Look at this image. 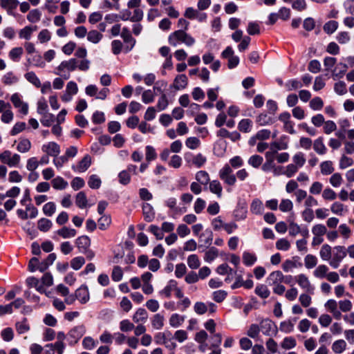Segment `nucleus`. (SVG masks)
Here are the masks:
<instances>
[{
  "label": "nucleus",
  "instance_id": "1",
  "mask_svg": "<svg viewBox=\"0 0 354 354\" xmlns=\"http://www.w3.org/2000/svg\"><path fill=\"white\" fill-rule=\"evenodd\" d=\"M168 42L172 46H177L179 44H185L186 46H192L195 39L183 30H178L171 33L168 37Z\"/></svg>",
  "mask_w": 354,
  "mask_h": 354
},
{
  "label": "nucleus",
  "instance_id": "2",
  "mask_svg": "<svg viewBox=\"0 0 354 354\" xmlns=\"http://www.w3.org/2000/svg\"><path fill=\"white\" fill-rule=\"evenodd\" d=\"M0 162L10 167H18L21 162V156L13 153L10 150H4L0 153Z\"/></svg>",
  "mask_w": 354,
  "mask_h": 354
},
{
  "label": "nucleus",
  "instance_id": "3",
  "mask_svg": "<svg viewBox=\"0 0 354 354\" xmlns=\"http://www.w3.org/2000/svg\"><path fill=\"white\" fill-rule=\"evenodd\" d=\"M218 176L223 183L229 186H234L236 183V176L229 164H225L218 171Z\"/></svg>",
  "mask_w": 354,
  "mask_h": 354
},
{
  "label": "nucleus",
  "instance_id": "4",
  "mask_svg": "<svg viewBox=\"0 0 354 354\" xmlns=\"http://www.w3.org/2000/svg\"><path fill=\"white\" fill-rule=\"evenodd\" d=\"M346 256V250L344 246H335L333 248L332 257L329 261V265L333 268H337Z\"/></svg>",
  "mask_w": 354,
  "mask_h": 354
},
{
  "label": "nucleus",
  "instance_id": "5",
  "mask_svg": "<svg viewBox=\"0 0 354 354\" xmlns=\"http://www.w3.org/2000/svg\"><path fill=\"white\" fill-rule=\"evenodd\" d=\"M120 36L125 43V46H124V53H127L133 48L136 45V40L132 37L129 29L127 27H124L122 29Z\"/></svg>",
  "mask_w": 354,
  "mask_h": 354
},
{
  "label": "nucleus",
  "instance_id": "6",
  "mask_svg": "<svg viewBox=\"0 0 354 354\" xmlns=\"http://www.w3.org/2000/svg\"><path fill=\"white\" fill-rule=\"evenodd\" d=\"M85 333L86 328L84 325L73 327L68 333L69 344L73 346L77 344Z\"/></svg>",
  "mask_w": 354,
  "mask_h": 354
},
{
  "label": "nucleus",
  "instance_id": "7",
  "mask_svg": "<svg viewBox=\"0 0 354 354\" xmlns=\"http://www.w3.org/2000/svg\"><path fill=\"white\" fill-rule=\"evenodd\" d=\"M185 159L187 163H192L197 168L202 167L207 161L206 157L201 153L193 155L191 153H187L185 155Z\"/></svg>",
  "mask_w": 354,
  "mask_h": 354
},
{
  "label": "nucleus",
  "instance_id": "8",
  "mask_svg": "<svg viewBox=\"0 0 354 354\" xmlns=\"http://www.w3.org/2000/svg\"><path fill=\"white\" fill-rule=\"evenodd\" d=\"M260 330L266 336H271L272 334L276 335L277 333V327L275 324L269 319H263L259 324Z\"/></svg>",
  "mask_w": 354,
  "mask_h": 354
},
{
  "label": "nucleus",
  "instance_id": "9",
  "mask_svg": "<svg viewBox=\"0 0 354 354\" xmlns=\"http://www.w3.org/2000/svg\"><path fill=\"white\" fill-rule=\"evenodd\" d=\"M295 279L299 286L304 290L306 292L309 294L314 293V286L311 285L310 281H309L307 276L304 274H300L295 277Z\"/></svg>",
  "mask_w": 354,
  "mask_h": 354
},
{
  "label": "nucleus",
  "instance_id": "10",
  "mask_svg": "<svg viewBox=\"0 0 354 354\" xmlns=\"http://www.w3.org/2000/svg\"><path fill=\"white\" fill-rule=\"evenodd\" d=\"M41 150L46 155L56 158L60 153V147L55 142H49L42 145Z\"/></svg>",
  "mask_w": 354,
  "mask_h": 354
},
{
  "label": "nucleus",
  "instance_id": "11",
  "mask_svg": "<svg viewBox=\"0 0 354 354\" xmlns=\"http://www.w3.org/2000/svg\"><path fill=\"white\" fill-rule=\"evenodd\" d=\"M91 165V158L89 155H86L77 165H72V169L75 172L82 173L86 171Z\"/></svg>",
  "mask_w": 354,
  "mask_h": 354
},
{
  "label": "nucleus",
  "instance_id": "12",
  "mask_svg": "<svg viewBox=\"0 0 354 354\" xmlns=\"http://www.w3.org/2000/svg\"><path fill=\"white\" fill-rule=\"evenodd\" d=\"M11 101L15 107L19 109V111L24 115H26L28 111V106L26 103H24L20 97L18 93H15L11 96Z\"/></svg>",
  "mask_w": 354,
  "mask_h": 354
},
{
  "label": "nucleus",
  "instance_id": "13",
  "mask_svg": "<svg viewBox=\"0 0 354 354\" xmlns=\"http://www.w3.org/2000/svg\"><path fill=\"white\" fill-rule=\"evenodd\" d=\"M75 297L81 304H86L90 299L88 287L85 285L81 286L75 291Z\"/></svg>",
  "mask_w": 354,
  "mask_h": 354
},
{
  "label": "nucleus",
  "instance_id": "14",
  "mask_svg": "<svg viewBox=\"0 0 354 354\" xmlns=\"http://www.w3.org/2000/svg\"><path fill=\"white\" fill-rule=\"evenodd\" d=\"M78 63L79 60L75 58L70 59L68 61H63L57 67V70L63 71L66 69L68 71H73L77 68Z\"/></svg>",
  "mask_w": 354,
  "mask_h": 354
},
{
  "label": "nucleus",
  "instance_id": "15",
  "mask_svg": "<svg viewBox=\"0 0 354 354\" xmlns=\"http://www.w3.org/2000/svg\"><path fill=\"white\" fill-rule=\"evenodd\" d=\"M248 207L245 203L238 204L234 211V217L236 221H242L247 217Z\"/></svg>",
  "mask_w": 354,
  "mask_h": 354
},
{
  "label": "nucleus",
  "instance_id": "16",
  "mask_svg": "<svg viewBox=\"0 0 354 354\" xmlns=\"http://www.w3.org/2000/svg\"><path fill=\"white\" fill-rule=\"evenodd\" d=\"M75 245L78 248L80 252L84 251L90 248L91 239L88 236H80L75 240Z\"/></svg>",
  "mask_w": 354,
  "mask_h": 354
},
{
  "label": "nucleus",
  "instance_id": "17",
  "mask_svg": "<svg viewBox=\"0 0 354 354\" xmlns=\"http://www.w3.org/2000/svg\"><path fill=\"white\" fill-rule=\"evenodd\" d=\"M283 274L279 271L272 272L267 278V282L270 286H274L283 283Z\"/></svg>",
  "mask_w": 354,
  "mask_h": 354
},
{
  "label": "nucleus",
  "instance_id": "18",
  "mask_svg": "<svg viewBox=\"0 0 354 354\" xmlns=\"http://www.w3.org/2000/svg\"><path fill=\"white\" fill-rule=\"evenodd\" d=\"M188 84V80L185 75H177L173 83V86L176 90H181L185 88Z\"/></svg>",
  "mask_w": 354,
  "mask_h": 354
},
{
  "label": "nucleus",
  "instance_id": "19",
  "mask_svg": "<svg viewBox=\"0 0 354 354\" xmlns=\"http://www.w3.org/2000/svg\"><path fill=\"white\" fill-rule=\"evenodd\" d=\"M314 151L319 155H324L326 153L327 148L324 143L323 137H319L314 140L313 143Z\"/></svg>",
  "mask_w": 354,
  "mask_h": 354
},
{
  "label": "nucleus",
  "instance_id": "20",
  "mask_svg": "<svg viewBox=\"0 0 354 354\" xmlns=\"http://www.w3.org/2000/svg\"><path fill=\"white\" fill-rule=\"evenodd\" d=\"M142 214L144 219L147 222H151L155 217V212L149 203H144L142 205Z\"/></svg>",
  "mask_w": 354,
  "mask_h": 354
},
{
  "label": "nucleus",
  "instance_id": "21",
  "mask_svg": "<svg viewBox=\"0 0 354 354\" xmlns=\"http://www.w3.org/2000/svg\"><path fill=\"white\" fill-rule=\"evenodd\" d=\"M213 240V233L211 231H206L200 235L199 242L201 247L207 248L212 245Z\"/></svg>",
  "mask_w": 354,
  "mask_h": 354
},
{
  "label": "nucleus",
  "instance_id": "22",
  "mask_svg": "<svg viewBox=\"0 0 354 354\" xmlns=\"http://www.w3.org/2000/svg\"><path fill=\"white\" fill-rule=\"evenodd\" d=\"M26 282L27 286L29 288H35V289L40 293L45 292V288H44L43 284H41L39 283V281L38 279H37L34 277H30L27 278Z\"/></svg>",
  "mask_w": 354,
  "mask_h": 354
},
{
  "label": "nucleus",
  "instance_id": "23",
  "mask_svg": "<svg viewBox=\"0 0 354 354\" xmlns=\"http://www.w3.org/2000/svg\"><path fill=\"white\" fill-rule=\"evenodd\" d=\"M56 234L62 237L63 239H71L73 238L77 234L76 230L73 228H69L67 227H63L56 232Z\"/></svg>",
  "mask_w": 354,
  "mask_h": 354
},
{
  "label": "nucleus",
  "instance_id": "24",
  "mask_svg": "<svg viewBox=\"0 0 354 354\" xmlns=\"http://www.w3.org/2000/svg\"><path fill=\"white\" fill-rule=\"evenodd\" d=\"M32 147L30 141L28 138H20L17 146V150L22 153L28 152Z\"/></svg>",
  "mask_w": 354,
  "mask_h": 354
},
{
  "label": "nucleus",
  "instance_id": "25",
  "mask_svg": "<svg viewBox=\"0 0 354 354\" xmlns=\"http://www.w3.org/2000/svg\"><path fill=\"white\" fill-rule=\"evenodd\" d=\"M250 211L254 214H261L264 211L262 201L259 198L254 199L250 205Z\"/></svg>",
  "mask_w": 354,
  "mask_h": 354
},
{
  "label": "nucleus",
  "instance_id": "26",
  "mask_svg": "<svg viewBox=\"0 0 354 354\" xmlns=\"http://www.w3.org/2000/svg\"><path fill=\"white\" fill-rule=\"evenodd\" d=\"M242 259H243V263L246 266H252L257 261V257L256 254L253 252H250L248 251H245L243 253Z\"/></svg>",
  "mask_w": 354,
  "mask_h": 354
},
{
  "label": "nucleus",
  "instance_id": "27",
  "mask_svg": "<svg viewBox=\"0 0 354 354\" xmlns=\"http://www.w3.org/2000/svg\"><path fill=\"white\" fill-rule=\"evenodd\" d=\"M177 282L175 280H170L167 285L159 292L160 295H163L167 298H169L171 295V292L176 289Z\"/></svg>",
  "mask_w": 354,
  "mask_h": 354
},
{
  "label": "nucleus",
  "instance_id": "28",
  "mask_svg": "<svg viewBox=\"0 0 354 354\" xmlns=\"http://www.w3.org/2000/svg\"><path fill=\"white\" fill-rule=\"evenodd\" d=\"M51 184L55 189L63 190L68 187V182L61 176H57L51 180Z\"/></svg>",
  "mask_w": 354,
  "mask_h": 354
},
{
  "label": "nucleus",
  "instance_id": "29",
  "mask_svg": "<svg viewBox=\"0 0 354 354\" xmlns=\"http://www.w3.org/2000/svg\"><path fill=\"white\" fill-rule=\"evenodd\" d=\"M209 183V190L212 193L216 194L218 198L222 196L223 187L221 183L217 180H214Z\"/></svg>",
  "mask_w": 354,
  "mask_h": 354
},
{
  "label": "nucleus",
  "instance_id": "30",
  "mask_svg": "<svg viewBox=\"0 0 354 354\" xmlns=\"http://www.w3.org/2000/svg\"><path fill=\"white\" fill-rule=\"evenodd\" d=\"M335 168L333 167V162L330 160H326L320 164V171L322 174L324 176H328L334 171Z\"/></svg>",
  "mask_w": 354,
  "mask_h": 354
},
{
  "label": "nucleus",
  "instance_id": "31",
  "mask_svg": "<svg viewBox=\"0 0 354 354\" xmlns=\"http://www.w3.org/2000/svg\"><path fill=\"white\" fill-rule=\"evenodd\" d=\"M18 0H0V6L6 9L8 13L17 8Z\"/></svg>",
  "mask_w": 354,
  "mask_h": 354
},
{
  "label": "nucleus",
  "instance_id": "32",
  "mask_svg": "<svg viewBox=\"0 0 354 354\" xmlns=\"http://www.w3.org/2000/svg\"><path fill=\"white\" fill-rule=\"evenodd\" d=\"M165 317L160 313H157L151 318V325L154 329L160 330L164 326Z\"/></svg>",
  "mask_w": 354,
  "mask_h": 354
},
{
  "label": "nucleus",
  "instance_id": "33",
  "mask_svg": "<svg viewBox=\"0 0 354 354\" xmlns=\"http://www.w3.org/2000/svg\"><path fill=\"white\" fill-rule=\"evenodd\" d=\"M148 315L145 309L138 308L133 316V320L136 323L145 322L147 319Z\"/></svg>",
  "mask_w": 354,
  "mask_h": 354
},
{
  "label": "nucleus",
  "instance_id": "34",
  "mask_svg": "<svg viewBox=\"0 0 354 354\" xmlns=\"http://www.w3.org/2000/svg\"><path fill=\"white\" fill-rule=\"evenodd\" d=\"M333 249L328 244H324L319 251V255L322 260L329 262L332 257Z\"/></svg>",
  "mask_w": 354,
  "mask_h": 354
},
{
  "label": "nucleus",
  "instance_id": "35",
  "mask_svg": "<svg viewBox=\"0 0 354 354\" xmlns=\"http://www.w3.org/2000/svg\"><path fill=\"white\" fill-rule=\"evenodd\" d=\"M23 53L24 50L21 47H15L10 50L8 57L13 62H19Z\"/></svg>",
  "mask_w": 354,
  "mask_h": 354
},
{
  "label": "nucleus",
  "instance_id": "36",
  "mask_svg": "<svg viewBox=\"0 0 354 354\" xmlns=\"http://www.w3.org/2000/svg\"><path fill=\"white\" fill-rule=\"evenodd\" d=\"M103 35L97 30H92L87 32V39L91 43L97 44L102 39Z\"/></svg>",
  "mask_w": 354,
  "mask_h": 354
},
{
  "label": "nucleus",
  "instance_id": "37",
  "mask_svg": "<svg viewBox=\"0 0 354 354\" xmlns=\"http://www.w3.org/2000/svg\"><path fill=\"white\" fill-rule=\"evenodd\" d=\"M346 342L344 339H338L333 342L332 350L335 353L340 354L346 348Z\"/></svg>",
  "mask_w": 354,
  "mask_h": 354
},
{
  "label": "nucleus",
  "instance_id": "38",
  "mask_svg": "<svg viewBox=\"0 0 354 354\" xmlns=\"http://www.w3.org/2000/svg\"><path fill=\"white\" fill-rule=\"evenodd\" d=\"M37 30V26L31 27V26H26L21 30H20L19 32V37L21 39H25L28 40L31 38L32 34L34 31Z\"/></svg>",
  "mask_w": 354,
  "mask_h": 354
},
{
  "label": "nucleus",
  "instance_id": "39",
  "mask_svg": "<svg viewBox=\"0 0 354 354\" xmlns=\"http://www.w3.org/2000/svg\"><path fill=\"white\" fill-rule=\"evenodd\" d=\"M284 86L288 91H291L301 88L303 86V84L299 80L292 79L288 80L285 83Z\"/></svg>",
  "mask_w": 354,
  "mask_h": 354
},
{
  "label": "nucleus",
  "instance_id": "40",
  "mask_svg": "<svg viewBox=\"0 0 354 354\" xmlns=\"http://www.w3.org/2000/svg\"><path fill=\"white\" fill-rule=\"evenodd\" d=\"M255 293L262 299H266L270 296V292L264 284H259L255 288Z\"/></svg>",
  "mask_w": 354,
  "mask_h": 354
},
{
  "label": "nucleus",
  "instance_id": "41",
  "mask_svg": "<svg viewBox=\"0 0 354 354\" xmlns=\"http://www.w3.org/2000/svg\"><path fill=\"white\" fill-rule=\"evenodd\" d=\"M252 127V122L250 119L241 120L239 124L238 129L240 131L243 133H248L251 131Z\"/></svg>",
  "mask_w": 354,
  "mask_h": 354
},
{
  "label": "nucleus",
  "instance_id": "42",
  "mask_svg": "<svg viewBox=\"0 0 354 354\" xmlns=\"http://www.w3.org/2000/svg\"><path fill=\"white\" fill-rule=\"evenodd\" d=\"M218 256V250L214 247L210 248L207 250L204 255V260L206 262L210 263L213 261Z\"/></svg>",
  "mask_w": 354,
  "mask_h": 354
},
{
  "label": "nucleus",
  "instance_id": "43",
  "mask_svg": "<svg viewBox=\"0 0 354 354\" xmlns=\"http://www.w3.org/2000/svg\"><path fill=\"white\" fill-rule=\"evenodd\" d=\"M184 321V316L180 315L177 313L171 315L169 320L170 326L174 328H177L180 326V325H182Z\"/></svg>",
  "mask_w": 354,
  "mask_h": 354
},
{
  "label": "nucleus",
  "instance_id": "44",
  "mask_svg": "<svg viewBox=\"0 0 354 354\" xmlns=\"http://www.w3.org/2000/svg\"><path fill=\"white\" fill-rule=\"evenodd\" d=\"M75 203L77 206L81 209L86 207L88 201L86 194L84 192H80L77 193L75 197Z\"/></svg>",
  "mask_w": 354,
  "mask_h": 354
},
{
  "label": "nucleus",
  "instance_id": "45",
  "mask_svg": "<svg viewBox=\"0 0 354 354\" xmlns=\"http://www.w3.org/2000/svg\"><path fill=\"white\" fill-rule=\"evenodd\" d=\"M53 223L48 218H42L37 222V227L41 232H48L52 227Z\"/></svg>",
  "mask_w": 354,
  "mask_h": 354
},
{
  "label": "nucleus",
  "instance_id": "46",
  "mask_svg": "<svg viewBox=\"0 0 354 354\" xmlns=\"http://www.w3.org/2000/svg\"><path fill=\"white\" fill-rule=\"evenodd\" d=\"M1 81L5 85H12L17 82L18 77L12 72H8L3 75Z\"/></svg>",
  "mask_w": 354,
  "mask_h": 354
},
{
  "label": "nucleus",
  "instance_id": "47",
  "mask_svg": "<svg viewBox=\"0 0 354 354\" xmlns=\"http://www.w3.org/2000/svg\"><path fill=\"white\" fill-rule=\"evenodd\" d=\"M328 268L326 265H319L313 271V275L318 279H323L326 277Z\"/></svg>",
  "mask_w": 354,
  "mask_h": 354
},
{
  "label": "nucleus",
  "instance_id": "48",
  "mask_svg": "<svg viewBox=\"0 0 354 354\" xmlns=\"http://www.w3.org/2000/svg\"><path fill=\"white\" fill-rule=\"evenodd\" d=\"M297 342L293 337H286L281 343V346L286 350L292 349L295 348Z\"/></svg>",
  "mask_w": 354,
  "mask_h": 354
},
{
  "label": "nucleus",
  "instance_id": "49",
  "mask_svg": "<svg viewBox=\"0 0 354 354\" xmlns=\"http://www.w3.org/2000/svg\"><path fill=\"white\" fill-rule=\"evenodd\" d=\"M196 180L202 185H207L209 182V176L205 171L201 170L196 174Z\"/></svg>",
  "mask_w": 354,
  "mask_h": 354
},
{
  "label": "nucleus",
  "instance_id": "50",
  "mask_svg": "<svg viewBox=\"0 0 354 354\" xmlns=\"http://www.w3.org/2000/svg\"><path fill=\"white\" fill-rule=\"evenodd\" d=\"M292 164L295 165L299 168H301L306 163L304 154L302 152L296 153L292 157Z\"/></svg>",
  "mask_w": 354,
  "mask_h": 354
},
{
  "label": "nucleus",
  "instance_id": "51",
  "mask_svg": "<svg viewBox=\"0 0 354 354\" xmlns=\"http://www.w3.org/2000/svg\"><path fill=\"white\" fill-rule=\"evenodd\" d=\"M187 265L191 269H197L201 265L200 259L196 254H191L187 257Z\"/></svg>",
  "mask_w": 354,
  "mask_h": 354
},
{
  "label": "nucleus",
  "instance_id": "52",
  "mask_svg": "<svg viewBox=\"0 0 354 354\" xmlns=\"http://www.w3.org/2000/svg\"><path fill=\"white\" fill-rule=\"evenodd\" d=\"M279 329L285 333H290L292 332L294 330V322L289 319L281 322Z\"/></svg>",
  "mask_w": 354,
  "mask_h": 354
},
{
  "label": "nucleus",
  "instance_id": "53",
  "mask_svg": "<svg viewBox=\"0 0 354 354\" xmlns=\"http://www.w3.org/2000/svg\"><path fill=\"white\" fill-rule=\"evenodd\" d=\"M157 158V153L155 149L150 145H147L145 147V159L146 161L150 162L154 160Z\"/></svg>",
  "mask_w": 354,
  "mask_h": 354
},
{
  "label": "nucleus",
  "instance_id": "54",
  "mask_svg": "<svg viewBox=\"0 0 354 354\" xmlns=\"http://www.w3.org/2000/svg\"><path fill=\"white\" fill-rule=\"evenodd\" d=\"M257 122L261 126L271 124L274 120L266 113H261L257 118Z\"/></svg>",
  "mask_w": 354,
  "mask_h": 354
},
{
  "label": "nucleus",
  "instance_id": "55",
  "mask_svg": "<svg viewBox=\"0 0 354 354\" xmlns=\"http://www.w3.org/2000/svg\"><path fill=\"white\" fill-rule=\"evenodd\" d=\"M304 264L307 269H311L317 264V258L313 254H307L304 258Z\"/></svg>",
  "mask_w": 354,
  "mask_h": 354
},
{
  "label": "nucleus",
  "instance_id": "56",
  "mask_svg": "<svg viewBox=\"0 0 354 354\" xmlns=\"http://www.w3.org/2000/svg\"><path fill=\"white\" fill-rule=\"evenodd\" d=\"M183 159L178 155H173L168 162V165L174 169H178L182 166Z\"/></svg>",
  "mask_w": 354,
  "mask_h": 354
},
{
  "label": "nucleus",
  "instance_id": "57",
  "mask_svg": "<svg viewBox=\"0 0 354 354\" xmlns=\"http://www.w3.org/2000/svg\"><path fill=\"white\" fill-rule=\"evenodd\" d=\"M25 77L29 82L32 84L36 87H37V88L41 87V82L34 72L31 71V72H28V73H26Z\"/></svg>",
  "mask_w": 354,
  "mask_h": 354
},
{
  "label": "nucleus",
  "instance_id": "58",
  "mask_svg": "<svg viewBox=\"0 0 354 354\" xmlns=\"http://www.w3.org/2000/svg\"><path fill=\"white\" fill-rule=\"evenodd\" d=\"M15 326L19 334L25 333L30 330V326L27 323V319L26 318H24L21 322H17Z\"/></svg>",
  "mask_w": 354,
  "mask_h": 354
},
{
  "label": "nucleus",
  "instance_id": "59",
  "mask_svg": "<svg viewBox=\"0 0 354 354\" xmlns=\"http://www.w3.org/2000/svg\"><path fill=\"white\" fill-rule=\"evenodd\" d=\"M101 179L99 178L98 176L95 174L90 176L88 180V185L89 187H91V189H98L101 186Z\"/></svg>",
  "mask_w": 354,
  "mask_h": 354
},
{
  "label": "nucleus",
  "instance_id": "60",
  "mask_svg": "<svg viewBox=\"0 0 354 354\" xmlns=\"http://www.w3.org/2000/svg\"><path fill=\"white\" fill-rule=\"evenodd\" d=\"M310 107L315 111L321 110L324 106V102L319 97L313 98L309 103Z\"/></svg>",
  "mask_w": 354,
  "mask_h": 354
},
{
  "label": "nucleus",
  "instance_id": "61",
  "mask_svg": "<svg viewBox=\"0 0 354 354\" xmlns=\"http://www.w3.org/2000/svg\"><path fill=\"white\" fill-rule=\"evenodd\" d=\"M338 28V22L336 21H329L326 23L323 27L324 31L328 35L333 33Z\"/></svg>",
  "mask_w": 354,
  "mask_h": 354
},
{
  "label": "nucleus",
  "instance_id": "62",
  "mask_svg": "<svg viewBox=\"0 0 354 354\" xmlns=\"http://www.w3.org/2000/svg\"><path fill=\"white\" fill-rule=\"evenodd\" d=\"M85 263V259L83 257H76L71 261V266L75 270H80Z\"/></svg>",
  "mask_w": 354,
  "mask_h": 354
},
{
  "label": "nucleus",
  "instance_id": "63",
  "mask_svg": "<svg viewBox=\"0 0 354 354\" xmlns=\"http://www.w3.org/2000/svg\"><path fill=\"white\" fill-rule=\"evenodd\" d=\"M266 346L268 351V354H274L277 352L278 344L274 339L269 338L266 342Z\"/></svg>",
  "mask_w": 354,
  "mask_h": 354
},
{
  "label": "nucleus",
  "instance_id": "64",
  "mask_svg": "<svg viewBox=\"0 0 354 354\" xmlns=\"http://www.w3.org/2000/svg\"><path fill=\"white\" fill-rule=\"evenodd\" d=\"M227 296V292L223 290L213 292L212 299L217 303L223 302Z\"/></svg>",
  "mask_w": 354,
  "mask_h": 354
}]
</instances>
